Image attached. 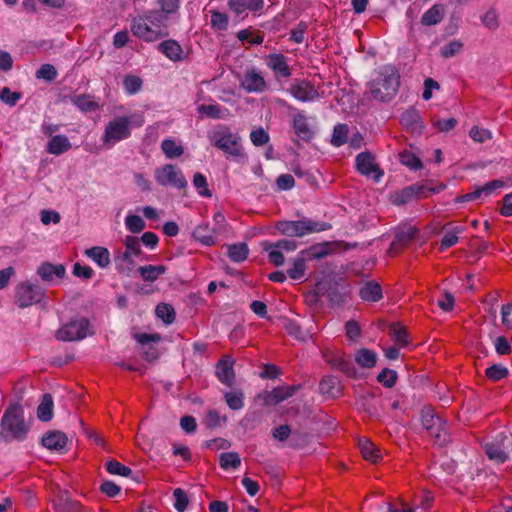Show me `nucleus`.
<instances>
[{
	"mask_svg": "<svg viewBox=\"0 0 512 512\" xmlns=\"http://www.w3.org/2000/svg\"><path fill=\"white\" fill-rule=\"evenodd\" d=\"M143 124L144 117L141 113L113 117L106 123L101 140L106 147L111 148L128 139L134 127H141Z\"/></svg>",
	"mask_w": 512,
	"mask_h": 512,
	"instance_id": "1",
	"label": "nucleus"
},
{
	"mask_svg": "<svg viewBox=\"0 0 512 512\" xmlns=\"http://www.w3.org/2000/svg\"><path fill=\"white\" fill-rule=\"evenodd\" d=\"M166 16L158 11L134 18L131 22L133 35L145 42H155L166 36Z\"/></svg>",
	"mask_w": 512,
	"mask_h": 512,
	"instance_id": "2",
	"label": "nucleus"
},
{
	"mask_svg": "<svg viewBox=\"0 0 512 512\" xmlns=\"http://www.w3.org/2000/svg\"><path fill=\"white\" fill-rule=\"evenodd\" d=\"M400 76L393 66L379 69L377 76L369 83L372 97L378 101H390L398 92Z\"/></svg>",
	"mask_w": 512,
	"mask_h": 512,
	"instance_id": "3",
	"label": "nucleus"
},
{
	"mask_svg": "<svg viewBox=\"0 0 512 512\" xmlns=\"http://www.w3.org/2000/svg\"><path fill=\"white\" fill-rule=\"evenodd\" d=\"M2 432L7 439L23 440L28 432L24 411L20 404H11L1 419Z\"/></svg>",
	"mask_w": 512,
	"mask_h": 512,
	"instance_id": "4",
	"label": "nucleus"
},
{
	"mask_svg": "<svg viewBox=\"0 0 512 512\" xmlns=\"http://www.w3.org/2000/svg\"><path fill=\"white\" fill-rule=\"evenodd\" d=\"M208 138L212 145L223 151L228 157H240L243 155L241 138L233 133L227 126H219L211 131Z\"/></svg>",
	"mask_w": 512,
	"mask_h": 512,
	"instance_id": "5",
	"label": "nucleus"
},
{
	"mask_svg": "<svg viewBox=\"0 0 512 512\" xmlns=\"http://www.w3.org/2000/svg\"><path fill=\"white\" fill-rule=\"evenodd\" d=\"M279 232L289 237H303L308 234L325 231L330 226L324 222H318L311 219H301L297 221H280L276 225Z\"/></svg>",
	"mask_w": 512,
	"mask_h": 512,
	"instance_id": "6",
	"label": "nucleus"
},
{
	"mask_svg": "<svg viewBox=\"0 0 512 512\" xmlns=\"http://www.w3.org/2000/svg\"><path fill=\"white\" fill-rule=\"evenodd\" d=\"M125 250L118 251L115 255V262L120 271H131L134 268V258L142 254L140 241L137 237L128 235L123 239Z\"/></svg>",
	"mask_w": 512,
	"mask_h": 512,
	"instance_id": "7",
	"label": "nucleus"
},
{
	"mask_svg": "<svg viewBox=\"0 0 512 512\" xmlns=\"http://www.w3.org/2000/svg\"><path fill=\"white\" fill-rule=\"evenodd\" d=\"M43 296V289L29 281L21 282L15 288V304L20 308L39 303Z\"/></svg>",
	"mask_w": 512,
	"mask_h": 512,
	"instance_id": "8",
	"label": "nucleus"
},
{
	"mask_svg": "<svg viewBox=\"0 0 512 512\" xmlns=\"http://www.w3.org/2000/svg\"><path fill=\"white\" fill-rule=\"evenodd\" d=\"M156 182L161 186H172L177 189H183L187 186L182 171L172 164H166L159 167L154 172Z\"/></svg>",
	"mask_w": 512,
	"mask_h": 512,
	"instance_id": "9",
	"label": "nucleus"
},
{
	"mask_svg": "<svg viewBox=\"0 0 512 512\" xmlns=\"http://www.w3.org/2000/svg\"><path fill=\"white\" fill-rule=\"evenodd\" d=\"M324 254L316 251L315 247L302 250L298 253L287 269V276L295 281H302L306 275V262L315 258L322 257Z\"/></svg>",
	"mask_w": 512,
	"mask_h": 512,
	"instance_id": "10",
	"label": "nucleus"
},
{
	"mask_svg": "<svg viewBox=\"0 0 512 512\" xmlns=\"http://www.w3.org/2000/svg\"><path fill=\"white\" fill-rule=\"evenodd\" d=\"M90 334L89 322L85 318L73 320L57 331V338L62 341H76Z\"/></svg>",
	"mask_w": 512,
	"mask_h": 512,
	"instance_id": "11",
	"label": "nucleus"
},
{
	"mask_svg": "<svg viewBox=\"0 0 512 512\" xmlns=\"http://www.w3.org/2000/svg\"><path fill=\"white\" fill-rule=\"evenodd\" d=\"M357 171L366 176L371 177L379 182L384 172L375 161V157L370 152H362L355 159Z\"/></svg>",
	"mask_w": 512,
	"mask_h": 512,
	"instance_id": "12",
	"label": "nucleus"
},
{
	"mask_svg": "<svg viewBox=\"0 0 512 512\" xmlns=\"http://www.w3.org/2000/svg\"><path fill=\"white\" fill-rule=\"evenodd\" d=\"M290 94L297 100L302 102L313 101L318 98V91L307 81H297L289 88Z\"/></svg>",
	"mask_w": 512,
	"mask_h": 512,
	"instance_id": "13",
	"label": "nucleus"
},
{
	"mask_svg": "<svg viewBox=\"0 0 512 512\" xmlns=\"http://www.w3.org/2000/svg\"><path fill=\"white\" fill-rule=\"evenodd\" d=\"M241 86L248 92L260 93L266 89V81L260 72L251 69L243 75Z\"/></svg>",
	"mask_w": 512,
	"mask_h": 512,
	"instance_id": "14",
	"label": "nucleus"
},
{
	"mask_svg": "<svg viewBox=\"0 0 512 512\" xmlns=\"http://www.w3.org/2000/svg\"><path fill=\"white\" fill-rule=\"evenodd\" d=\"M229 9L237 16L257 13L264 7V0H229Z\"/></svg>",
	"mask_w": 512,
	"mask_h": 512,
	"instance_id": "15",
	"label": "nucleus"
},
{
	"mask_svg": "<svg viewBox=\"0 0 512 512\" xmlns=\"http://www.w3.org/2000/svg\"><path fill=\"white\" fill-rule=\"evenodd\" d=\"M233 365L234 360L229 356H225L221 360H219L216 366L217 378L219 379L220 382L228 386H231L233 384L235 377Z\"/></svg>",
	"mask_w": 512,
	"mask_h": 512,
	"instance_id": "16",
	"label": "nucleus"
},
{
	"mask_svg": "<svg viewBox=\"0 0 512 512\" xmlns=\"http://www.w3.org/2000/svg\"><path fill=\"white\" fill-rule=\"evenodd\" d=\"M504 185L505 183L502 180L490 181L483 186L476 187L472 192H469L466 195H464L463 200L469 201L489 197L496 190L503 188Z\"/></svg>",
	"mask_w": 512,
	"mask_h": 512,
	"instance_id": "17",
	"label": "nucleus"
},
{
	"mask_svg": "<svg viewBox=\"0 0 512 512\" xmlns=\"http://www.w3.org/2000/svg\"><path fill=\"white\" fill-rule=\"evenodd\" d=\"M267 66L274 72L277 77L288 78L291 70L287 63L286 57L282 54H270L267 56Z\"/></svg>",
	"mask_w": 512,
	"mask_h": 512,
	"instance_id": "18",
	"label": "nucleus"
},
{
	"mask_svg": "<svg viewBox=\"0 0 512 512\" xmlns=\"http://www.w3.org/2000/svg\"><path fill=\"white\" fill-rule=\"evenodd\" d=\"M158 49L173 62L181 61L184 58V51L181 45L175 40L169 39L161 42Z\"/></svg>",
	"mask_w": 512,
	"mask_h": 512,
	"instance_id": "19",
	"label": "nucleus"
},
{
	"mask_svg": "<svg viewBox=\"0 0 512 512\" xmlns=\"http://www.w3.org/2000/svg\"><path fill=\"white\" fill-rule=\"evenodd\" d=\"M42 444L49 450L61 451L67 444V436L60 431H50L42 437Z\"/></svg>",
	"mask_w": 512,
	"mask_h": 512,
	"instance_id": "20",
	"label": "nucleus"
},
{
	"mask_svg": "<svg viewBox=\"0 0 512 512\" xmlns=\"http://www.w3.org/2000/svg\"><path fill=\"white\" fill-rule=\"evenodd\" d=\"M38 275L44 281H52L54 278H63L66 273V269L62 264H51L43 263L37 270Z\"/></svg>",
	"mask_w": 512,
	"mask_h": 512,
	"instance_id": "21",
	"label": "nucleus"
},
{
	"mask_svg": "<svg viewBox=\"0 0 512 512\" xmlns=\"http://www.w3.org/2000/svg\"><path fill=\"white\" fill-rule=\"evenodd\" d=\"M502 443L503 438L497 443L486 442L483 446L488 458L496 464H502L508 458L506 451L502 447Z\"/></svg>",
	"mask_w": 512,
	"mask_h": 512,
	"instance_id": "22",
	"label": "nucleus"
},
{
	"mask_svg": "<svg viewBox=\"0 0 512 512\" xmlns=\"http://www.w3.org/2000/svg\"><path fill=\"white\" fill-rule=\"evenodd\" d=\"M359 449L363 458L371 463H377L382 459L380 449L370 440L364 438L359 440Z\"/></svg>",
	"mask_w": 512,
	"mask_h": 512,
	"instance_id": "23",
	"label": "nucleus"
},
{
	"mask_svg": "<svg viewBox=\"0 0 512 512\" xmlns=\"http://www.w3.org/2000/svg\"><path fill=\"white\" fill-rule=\"evenodd\" d=\"M293 128L296 135L302 140H310L313 137V130L310 127L307 118L302 113H297L293 118Z\"/></svg>",
	"mask_w": 512,
	"mask_h": 512,
	"instance_id": "24",
	"label": "nucleus"
},
{
	"mask_svg": "<svg viewBox=\"0 0 512 512\" xmlns=\"http://www.w3.org/2000/svg\"><path fill=\"white\" fill-rule=\"evenodd\" d=\"M295 392L294 386H280L274 388L264 396L266 404H277L291 397Z\"/></svg>",
	"mask_w": 512,
	"mask_h": 512,
	"instance_id": "25",
	"label": "nucleus"
},
{
	"mask_svg": "<svg viewBox=\"0 0 512 512\" xmlns=\"http://www.w3.org/2000/svg\"><path fill=\"white\" fill-rule=\"evenodd\" d=\"M71 147L72 145L65 135H56L48 142L47 152L57 156L67 152Z\"/></svg>",
	"mask_w": 512,
	"mask_h": 512,
	"instance_id": "26",
	"label": "nucleus"
},
{
	"mask_svg": "<svg viewBox=\"0 0 512 512\" xmlns=\"http://www.w3.org/2000/svg\"><path fill=\"white\" fill-rule=\"evenodd\" d=\"M85 255L99 267L106 268L110 264V253L107 248L95 246L85 251Z\"/></svg>",
	"mask_w": 512,
	"mask_h": 512,
	"instance_id": "27",
	"label": "nucleus"
},
{
	"mask_svg": "<svg viewBox=\"0 0 512 512\" xmlns=\"http://www.w3.org/2000/svg\"><path fill=\"white\" fill-rule=\"evenodd\" d=\"M166 271L167 267L165 265H145L138 268V273L145 282L156 281Z\"/></svg>",
	"mask_w": 512,
	"mask_h": 512,
	"instance_id": "28",
	"label": "nucleus"
},
{
	"mask_svg": "<svg viewBox=\"0 0 512 512\" xmlns=\"http://www.w3.org/2000/svg\"><path fill=\"white\" fill-rule=\"evenodd\" d=\"M444 15L445 7L442 4H435L423 14L421 23L425 26L436 25L442 21Z\"/></svg>",
	"mask_w": 512,
	"mask_h": 512,
	"instance_id": "29",
	"label": "nucleus"
},
{
	"mask_svg": "<svg viewBox=\"0 0 512 512\" xmlns=\"http://www.w3.org/2000/svg\"><path fill=\"white\" fill-rule=\"evenodd\" d=\"M427 197L428 195L424 193L423 188L419 186H410L399 193H396L393 196V202L397 205L407 203L414 197H421V196Z\"/></svg>",
	"mask_w": 512,
	"mask_h": 512,
	"instance_id": "30",
	"label": "nucleus"
},
{
	"mask_svg": "<svg viewBox=\"0 0 512 512\" xmlns=\"http://www.w3.org/2000/svg\"><path fill=\"white\" fill-rule=\"evenodd\" d=\"M53 398L50 394H44L37 408V417L43 422L50 421L53 417Z\"/></svg>",
	"mask_w": 512,
	"mask_h": 512,
	"instance_id": "31",
	"label": "nucleus"
},
{
	"mask_svg": "<svg viewBox=\"0 0 512 512\" xmlns=\"http://www.w3.org/2000/svg\"><path fill=\"white\" fill-rule=\"evenodd\" d=\"M355 361L363 368H372L376 365L377 354L373 350L362 348L356 352Z\"/></svg>",
	"mask_w": 512,
	"mask_h": 512,
	"instance_id": "32",
	"label": "nucleus"
},
{
	"mask_svg": "<svg viewBox=\"0 0 512 512\" xmlns=\"http://www.w3.org/2000/svg\"><path fill=\"white\" fill-rule=\"evenodd\" d=\"M360 297L365 301H378L382 297L381 287L377 283H366L360 289Z\"/></svg>",
	"mask_w": 512,
	"mask_h": 512,
	"instance_id": "33",
	"label": "nucleus"
},
{
	"mask_svg": "<svg viewBox=\"0 0 512 512\" xmlns=\"http://www.w3.org/2000/svg\"><path fill=\"white\" fill-rule=\"evenodd\" d=\"M161 149L169 159L178 158L184 153L183 146L173 139H164L161 143Z\"/></svg>",
	"mask_w": 512,
	"mask_h": 512,
	"instance_id": "34",
	"label": "nucleus"
},
{
	"mask_svg": "<svg viewBox=\"0 0 512 512\" xmlns=\"http://www.w3.org/2000/svg\"><path fill=\"white\" fill-rule=\"evenodd\" d=\"M263 249L268 253L269 261L275 266H282L284 264L285 258L281 250L275 246L274 243L264 242L262 244Z\"/></svg>",
	"mask_w": 512,
	"mask_h": 512,
	"instance_id": "35",
	"label": "nucleus"
},
{
	"mask_svg": "<svg viewBox=\"0 0 512 512\" xmlns=\"http://www.w3.org/2000/svg\"><path fill=\"white\" fill-rule=\"evenodd\" d=\"M210 16H211L210 25H211L212 29H214L216 31L227 30L228 24H229V18H228L227 14H225L223 12H219L217 10H211Z\"/></svg>",
	"mask_w": 512,
	"mask_h": 512,
	"instance_id": "36",
	"label": "nucleus"
},
{
	"mask_svg": "<svg viewBox=\"0 0 512 512\" xmlns=\"http://www.w3.org/2000/svg\"><path fill=\"white\" fill-rule=\"evenodd\" d=\"M248 247L245 243L228 246V256L233 262H242L248 256Z\"/></svg>",
	"mask_w": 512,
	"mask_h": 512,
	"instance_id": "37",
	"label": "nucleus"
},
{
	"mask_svg": "<svg viewBox=\"0 0 512 512\" xmlns=\"http://www.w3.org/2000/svg\"><path fill=\"white\" fill-rule=\"evenodd\" d=\"M198 111L207 117L215 119L225 118L228 115V110L222 109L218 104L201 105Z\"/></svg>",
	"mask_w": 512,
	"mask_h": 512,
	"instance_id": "38",
	"label": "nucleus"
},
{
	"mask_svg": "<svg viewBox=\"0 0 512 512\" xmlns=\"http://www.w3.org/2000/svg\"><path fill=\"white\" fill-rule=\"evenodd\" d=\"M221 468L228 470L237 469L241 465V459L236 452L222 453L219 457Z\"/></svg>",
	"mask_w": 512,
	"mask_h": 512,
	"instance_id": "39",
	"label": "nucleus"
},
{
	"mask_svg": "<svg viewBox=\"0 0 512 512\" xmlns=\"http://www.w3.org/2000/svg\"><path fill=\"white\" fill-rule=\"evenodd\" d=\"M155 314L158 318L163 320L165 324H171L175 319L174 308L166 303L158 304L155 309Z\"/></svg>",
	"mask_w": 512,
	"mask_h": 512,
	"instance_id": "40",
	"label": "nucleus"
},
{
	"mask_svg": "<svg viewBox=\"0 0 512 512\" xmlns=\"http://www.w3.org/2000/svg\"><path fill=\"white\" fill-rule=\"evenodd\" d=\"M421 420L424 428L428 430L431 435H433L434 431H436L439 428L437 426L440 422V419L438 417H435L432 410L430 409L422 411Z\"/></svg>",
	"mask_w": 512,
	"mask_h": 512,
	"instance_id": "41",
	"label": "nucleus"
},
{
	"mask_svg": "<svg viewBox=\"0 0 512 512\" xmlns=\"http://www.w3.org/2000/svg\"><path fill=\"white\" fill-rule=\"evenodd\" d=\"M462 232L463 228L461 226H457L452 230L446 231L441 240L440 248L444 250L454 246L458 242V235Z\"/></svg>",
	"mask_w": 512,
	"mask_h": 512,
	"instance_id": "42",
	"label": "nucleus"
},
{
	"mask_svg": "<svg viewBox=\"0 0 512 512\" xmlns=\"http://www.w3.org/2000/svg\"><path fill=\"white\" fill-rule=\"evenodd\" d=\"M125 226L131 233H140L145 229V221L138 215L128 214L125 217Z\"/></svg>",
	"mask_w": 512,
	"mask_h": 512,
	"instance_id": "43",
	"label": "nucleus"
},
{
	"mask_svg": "<svg viewBox=\"0 0 512 512\" xmlns=\"http://www.w3.org/2000/svg\"><path fill=\"white\" fill-rule=\"evenodd\" d=\"M391 335H392L393 341L399 347H405L406 345H408L409 340H408L407 331L400 324H393L391 326Z\"/></svg>",
	"mask_w": 512,
	"mask_h": 512,
	"instance_id": "44",
	"label": "nucleus"
},
{
	"mask_svg": "<svg viewBox=\"0 0 512 512\" xmlns=\"http://www.w3.org/2000/svg\"><path fill=\"white\" fill-rule=\"evenodd\" d=\"M227 405L232 410H240L244 406V395L240 391H231L224 394Z\"/></svg>",
	"mask_w": 512,
	"mask_h": 512,
	"instance_id": "45",
	"label": "nucleus"
},
{
	"mask_svg": "<svg viewBox=\"0 0 512 512\" xmlns=\"http://www.w3.org/2000/svg\"><path fill=\"white\" fill-rule=\"evenodd\" d=\"M349 128L346 124H338L334 127L331 143L339 147L347 141Z\"/></svg>",
	"mask_w": 512,
	"mask_h": 512,
	"instance_id": "46",
	"label": "nucleus"
},
{
	"mask_svg": "<svg viewBox=\"0 0 512 512\" xmlns=\"http://www.w3.org/2000/svg\"><path fill=\"white\" fill-rule=\"evenodd\" d=\"M142 83V79L139 76L127 75L123 81L124 90L129 95L135 94L140 91Z\"/></svg>",
	"mask_w": 512,
	"mask_h": 512,
	"instance_id": "47",
	"label": "nucleus"
},
{
	"mask_svg": "<svg viewBox=\"0 0 512 512\" xmlns=\"http://www.w3.org/2000/svg\"><path fill=\"white\" fill-rule=\"evenodd\" d=\"M462 49L463 43L454 39L441 47L440 54L444 58H450L460 53Z\"/></svg>",
	"mask_w": 512,
	"mask_h": 512,
	"instance_id": "48",
	"label": "nucleus"
},
{
	"mask_svg": "<svg viewBox=\"0 0 512 512\" xmlns=\"http://www.w3.org/2000/svg\"><path fill=\"white\" fill-rule=\"evenodd\" d=\"M193 185L202 197H211L206 177L202 173H196L193 177Z\"/></svg>",
	"mask_w": 512,
	"mask_h": 512,
	"instance_id": "49",
	"label": "nucleus"
},
{
	"mask_svg": "<svg viewBox=\"0 0 512 512\" xmlns=\"http://www.w3.org/2000/svg\"><path fill=\"white\" fill-rule=\"evenodd\" d=\"M207 226L199 225L195 228L193 235L197 241L206 245L212 246L216 243V238L213 235L206 234Z\"/></svg>",
	"mask_w": 512,
	"mask_h": 512,
	"instance_id": "50",
	"label": "nucleus"
},
{
	"mask_svg": "<svg viewBox=\"0 0 512 512\" xmlns=\"http://www.w3.org/2000/svg\"><path fill=\"white\" fill-rule=\"evenodd\" d=\"M173 498H174V508L178 512H184L187 509V506L189 503L186 492L181 488H176L173 491Z\"/></svg>",
	"mask_w": 512,
	"mask_h": 512,
	"instance_id": "51",
	"label": "nucleus"
},
{
	"mask_svg": "<svg viewBox=\"0 0 512 512\" xmlns=\"http://www.w3.org/2000/svg\"><path fill=\"white\" fill-rule=\"evenodd\" d=\"M106 469L110 474L127 477L131 474V469L118 461H109L106 463Z\"/></svg>",
	"mask_w": 512,
	"mask_h": 512,
	"instance_id": "52",
	"label": "nucleus"
},
{
	"mask_svg": "<svg viewBox=\"0 0 512 512\" xmlns=\"http://www.w3.org/2000/svg\"><path fill=\"white\" fill-rule=\"evenodd\" d=\"M58 73L55 67L51 64H43L37 71H36V78L43 79L46 81H53L56 79Z\"/></svg>",
	"mask_w": 512,
	"mask_h": 512,
	"instance_id": "53",
	"label": "nucleus"
},
{
	"mask_svg": "<svg viewBox=\"0 0 512 512\" xmlns=\"http://www.w3.org/2000/svg\"><path fill=\"white\" fill-rule=\"evenodd\" d=\"M469 135L475 142L479 143L486 142L492 138V133L488 129L479 126H473Z\"/></svg>",
	"mask_w": 512,
	"mask_h": 512,
	"instance_id": "54",
	"label": "nucleus"
},
{
	"mask_svg": "<svg viewBox=\"0 0 512 512\" xmlns=\"http://www.w3.org/2000/svg\"><path fill=\"white\" fill-rule=\"evenodd\" d=\"M74 104L82 111H93L97 108L96 102L88 95H79L74 98Z\"/></svg>",
	"mask_w": 512,
	"mask_h": 512,
	"instance_id": "55",
	"label": "nucleus"
},
{
	"mask_svg": "<svg viewBox=\"0 0 512 512\" xmlns=\"http://www.w3.org/2000/svg\"><path fill=\"white\" fill-rule=\"evenodd\" d=\"M508 375V369L502 365H492L486 369V376L493 381H499Z\"/></svg>",
	"mask_w": 512,
	"mask_h": 512,
	"instance_id": "56",
	"label": "nucleus"
},
{
	"mask_svg": "<svg viewBox=\"0 0 512 512\" xmlns=\"http://www.w3.org/2000/svg\"><path fill=\"white\" fill-rule=\"evenodd\" d=\"M401 163L411 169L417 170L422 167L421 161L419 158L413 154L412 152L405 151L400 154Z\"/></svg>",
	"mask_w": 512,
	"mask_h": 512,
	"instance_id": "57",
	"label": "nucleus"
},
{
	"mask_svg": "<svg viewBox=\"0 0 512 512\" xmlns=\"http://www.w3.org/2000/svg\"><path fill=\"white\" fill-rule=\"evenodd\" d=\"M226 422V417L221 416L216 410H210L205 416V424L209 428H216Z\"/></svg>",
	"mask_w": 512,
	"mask_h": 512,
	"instance_id": "58",
	"label": "nucleus"
},
{
	"mask_svg": "<svg viewBox=\"0 0 512 512\" xmlns=\"http://www.w3.org/2000/svg\"><path fill=\"white\" fill-rule=\"evenodd\" d=\"M431 122H432V125L440 132H448V131L452 130L457 124V121L455 118H448V119L432 118Z\"/></svg>",
	"mask_w": 512,
	"mask_h": 512,
	"instance_id": "59",
	"label": "nucleus"
},
{
	"mask_svg": "<svg viewBox=\"0 0 512 512\" xmlns=\"http://www.w3.org/2000/svg\"><path fill=\"white\" fill-rule=\"evenodd\" d=\"M250 139L255 146H262L269 141V135L263 128H258L251 132Z\"/></svg>",
	"mask_w": 512,
	"mask_h": 512,
	"instance_id": "60",
	"label": "nucleus"
},
{
	"mask_svg": "<svg viewBox=\"0 0 512 512\" xmlns=\"http://www.w3.org/2000/svg\"><path fill=\"white\" fill-rule=\"evenodd\" d=\"M21 98V94L19 92H12L9 88L4 87L0 92V99L4 103L13 106L17 103V101Z\"/></svg>",
	"mask_w": 512,
	"mask_h": 512,
	"instance_id": "61",
	"label": "nucleus"
},
{
	"mask_svg": "<svg viewBox=\"0 0 512 512\" xmlns=\"http://www.w3.org/2000/svg\"><path fill=\"white\" fill-rule=\"evenodd\" d=\"M380 383H383L386 387H392L396 383L397 374L395 371L390 369H384L377 377Z\"/></svg>",
	"mask_w": 512,
	"mask_h": 512,
	"instance_id": "62",
	"label": "nucleus"
},
{
	"mask_svg": "<svg viewBox=\"0 0 512 512\" xmlns=\"http://www.w3.org/2000/svg\"><path fill=\"white\" fill-rule=\"evenodd\" d=\"M482 23L490 30H494L498 27V15L494 10L487 11L482 16Z\"/></svg>",
	"mask_w": 512,
	"mask_h": 512,
	"instance_id": "63",
	"label": "nucleus"
},
{
	"mask_svg": "<svg viewBox=\"0 0 512 512\" xmlns=\"http://www.w3.org/2000/svg\"><path fill=\"white\" fill-rule=\"evenodd\" d=\"M494 345H495L496 352L499 355H507L511 351V345H510L509 341L507 340V338H505L504 336L497 337L495 339Z\"/></svg>",
	"mask_w": 512,
	"mask_h": 512,
	"instance_id": "64",
	"label": "nucleus"
}]
</instances>
